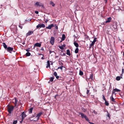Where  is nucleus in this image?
<instances>
[{"label": "nucleus", "instance_id": "1", "mask_svg": "<svg viewBox=\"0 0 124 124\" xmlns=\"http://www.w3.org/2000/svg\"><path fill=\"white\" fill-rule=\"evenodd\" d=\"M8 110V111L9 114H11L13 111L14 108V106H10L9 105L7 106Z\"/></svg>", "mask_w": 124, "mask_h": 124}, {"label": "nucleus", "instance_id": "2", "mask_svg": "<svg viewBox=\"0 0 124 124\" xmlns=\"http://www.w3.org/2000/svg\"><path fill=\"white\" fill-rule=\"evenodd\" d=\"M80 115H81L82 117V118H85L86 120L87 121H89V119L83 113L80 112L79 113Z\"/></svg>", "mask_w": 124, "mask_h": 124}, {"label": "nucleus", "instance_id": "3", "mask_svg": "<svg viewBox=\"0 0 124 124\" xmlns=\"http://www.w3.org/2000/svg\"><path fill=\"white\" fill-rule=\"evenodd\" d=\"M43 113L41 112L38 113L36 116V117L37 118V119L36 120H34V121H37L39 120V117Z\"/></svg>", "mask_w": 124, "mask_h": 124}, {"label": "nucleus", "instance_id": "4", "mask_svg": "<svg viewBox=\"0 0 124 124\" xmlns=\"http://www.w3.org/2000/svg\"><path fill=\"white\" fill-rule=\"evenodd\" d=\"M45 26V25L43 24H39L36 26V28L38 29L39 27L40 28H44Z\"/></svg>", "mask_w": 124, "mask_h": 124}, {"label": "nucleus", "instance_id": "5", "mask_svg": "<svg viewBox=\"0 0 124 124\" xmlns=\"http://www.w3.org/2000/svg\"><path fill=\"white\" fill-rule=\"evenodd\" d=\"M33 34V31H29L26 34V36L27 37V36H29L31 35L32 34Z\"/></svg>", "mask_w": 124, "mask_h": 124}, {"label": "nucleus", "instance_id": "6", "mask_svg": "<svg viewBox=\"0 0 124 124\" xmlns=\"http://www.w3.org/2000/svg\"><path fill=\"white\" fill-rule=\"evenodd\" d=\"M6 50L8 52H9L10 53H11V52L13 51V47H7Z\"/></svg>", "mask_w": 124, "mask_h": 124}, {"label": "nucleus", "instance_id": "7", "mask_svg": "<svg viewBox=\"0 0 124 124\" xmlns=\"http://www.w3.org/2000/svg\"><path fill=\"white\" fill-rule=\"evenodd\" d=\"M54 37H51L50 41V43L52 45L54 44Z\"/></svg>", "mask_w": 124, "mask_h": 124}, {"label": "nucleus", "instance_id": "8", "mask_svg": "<svg viewBox=\"0 0 124 124\" xmlns=\"http://www.w3.org/2000/svg\"><path fill=\"white\" fill-rule=\"evenodd\" d=\"M96 38H94L93 41H92V43L90 44V47L92 46H93L94 44L95 43L96 41Z\"/></svg>", "mask_w": 124, "mask_h": 124}, {"label": "nucleus", "instance_id": "9", "mask_svg": "<svg viewBox=\"0 0 124 124\" xmlns=\"http://www.w3.org/2000/svg\"><path fill=\"white\" fill-rule=\"evenodd\" d=\"M21 116L22 118V121H23V118L26 116V115L25 113L24 112H23L21 114Z\"/></svg>", "mask_w": 124, "mask_h": 124}, {"label": "nucleus", "instance_id": "10", "mask_svg": "<svg viewBox=\"0 0 124 124\" xmlns=\"http://www.w3.org/2000/svg\"><path fill=\"white\" fill-rule=\"evenodd\" d=\"M120 91V90L118 89L117 88H116L115 89H114L112 91V94H114L115 93V92H119Z\"/></svg>", "mask_w": 124, "mask_h": 124}, {"label": "nucleus", "instance_id": "11", "mask_svg": "<svg viewBox=\"0 0 124 124\" xmlns=\"http://www.w3.org/2000/svg\"><path fill=\"white\" fill-rule=\"evenodd\" d=\"M54 26V24H51L49 25L48 27H46V29H51Z\"/></svg>", "mask_w": 124, "mask_h": 124}, {"label": "nucleus", "instance_id": "12", "mask_svg": "<svg viewBox=\"0 0 124 124\" xmlns=\"http://www.w3.org/2000/svg\"><path fill=\"white\" fill-rule=\"evenodd\" d=\"M41 43H39L38 42L37 43L35 44L34 46V48L35 46H37L39 47H40L41 46Z\"/></svg>", "mask_w": 124, "mask_h": 124}, {"label": "nucleus", "instance_id": "13", "mask_svg": "<svg viewBox=\"0 0 124 124\" xmlns=\"http://www.w3.org/2000/svg\"><path fill=\"white\" fill-rule=\"evenodd\" d=\"M42 4L39 2H37L35 3V5H36L37 6H43V5H42Z\"/></svg>", "mask_w": 124, "mask_h": 124}, {"label": "nucleus", "instance_id": "14", "mask_svg": "<svg viewBox=\"0 0 124 124\" xmlns=\"http://www.w3.org/2000/svg\"><path fill=\"white\" fill-rule=\"evenodd\" d=\"M75 39H74V42L73 44L74 45V46L77 47L78 48L79 46V45L75 41Z\"/></svg>", "mask_w": 124, "mask_h": 124}, {"label": "nucleus", "instance_id": "15", "mask_svg": "<svg viewBox=\"0 0 124 124\" xmlns=\"http://www.w3.org/2000/svg\"><path fill=\"white\" fill-rule=\"evenodd\" d=\"M112 28H113V29L114 30H115L117 28V25L116 24H113L112 26Z\"/></svg>", "mask_w": 124, "mask_h": 124}, {"label": "nucleus", "instance_id": "16", "mask_svg": "<svg viewBox=\"0 0 124 124\" xmlns=\"http://www.w3.org/2000/svg\"><path fill=\"white\" fill-rule=\"evenodd\" d=\"M113 94H112L110 97V99L111 100L114 102H116L115 99L113 98Z\"/></svg>", "mask_w": 124, "mask_h": 124}, {"label": "nucleus", "instance_id": "17", "mask_svg": "<svg viewBox=\"0 0 124 124\" xmlns=\"http://www.w3.org/2000/svg\"><path fill=\"white\" fill-rule=\"evenodd\" d=\"M111 20V17H109L108 18L107 20L105 22V23H109L110 22Z\"/></svg>", "mask_w": 124, "mask_h": 124}, {"label": "nucleus", "instance_id": "18", "mask_svg": "<svg viewBox=\"0 0 124 124\" xmlns=\"http://www.w3.org/2000/svg\"><path fill=\"white\" fill-rule=\"evenodd\" d=\"M50 4L53 7H54L55 6V4H54L52 1H50Z\"/></svg>", "mask_w": 124, "mask_h": 124}, {"label": "nucleus", "instance_id": "19", "mask_svg": "<svg viewBox=\"0 0 124 124\" xmlns=\"http://www.w3.org/2000/svg\"><path fill=\"white\" fill-rule=\"evenodd\" d=\"M33 109V107H31V108L29 110V113H32V110Z\"/></svg>", "mask_w": 124, "mask_h": 124}, {"label": "nucleus", "instance_id": "20", "mask_svg": "<svg viewBox=\"0 0 124 124\" xmlns=\"http://www.w3.org/2000/svg\"><path fill=\"white\" fill-rule=\"evenodd\" d=\"M47 65L46 66V68H48L49 67H50V63L49 62V61H48L47 62Z\"/></svg>", "mask_w": 124, "mask_h": 124}, {"label": "nucleus", "instance_id": "21", "mask_svg": "<svg viewBox=\"0 0 124 124\" xmlns=\"http://www.w3.org/2000/svg\"><path fill=\"white\" fill-rule=\"evenodd\" d=\"M67 54L69 56L70 55V54L69 49H68L67 50Z\"/></svg>", "mask_w": 124, "mask_h": 124}, {"label": "nucleus", "instance_id": "22", "mask_svg": "<svg viewBox=\"0 0 124 124\" xmlns=\"http://www.w3.org/2000/svg\"><path fill=\"white\" fill-rule=\"evenodd\" d=\"M3 46L4 47V48L5 49H7V45H6V44L4 43H3Z\"/></svg>", "mask_w": 124, "mask_h": 124}, {"label": "nucleus", "instance_id": "23", "mask_svg": "<svg viewBox=\"0 0 124 124\" xmlns=\"http://www.w3.org/2000/svg\"><path fill=\"white\" fill-rule=\"evenodd\" d=\"M65 36L64 34H63L62 35V40H65Z\"/></svg>", "mask_w": 124, "mask_h": 124}, {"label": "nucleus", "instance_id": "24", "mask_svg": "<svg viewBox=\"0 0 124 124\" xmlns=\"http://www.w3.org/2000/svg\"><path fill=\"white\" fill-rule=\"evenodd\" d=\"M18 100H17V99L16 98H15V107L16 106V104Z\"/></svg>", "mask_w": 124, "mask_h": 124}, {"label": "nucleus", "instance_id": "25", "mask_svg": "<svg viewBox=\"0 0 124 124\" xmlns=\"http://www.w3.org/2000/svg\"><path fill=\"white\" fill-rule=\"evenodd\" d=\"M78 48H77L75 51V53L77 54L78 53Z\"/></svg>", "mask_w": 124, "mask_h": 124}, {"label": "nucleus", "instance_id": "26", "mask_svg": "<svg viewBox=\"0 0 124 124\" xmlns=\"http://www.w3.org/2000/svg\"><path fill=\"white\" fill-rule=\"evenodd\" d=\"M31 55V53L30 52H27L26 53V54H25V55L27 56H30Z\"/></svg>", "mask_w": 124, "mask_h": 124}, {"label": "nucleus", "instance_id": "27", "mask_svg": "<svg viewBox=\"0 0 124 124\" xmlns=\"http://www.w3.org/2000/svg\"><path fill=\"white\" fill-rule=\"evenodd\" d=\"M121 78L119 76H117L116 78V80L117 81H119L120 79Z\"/></svg>", "mask_w": 124, "mask_h": 124}, {"label": "nucleus", "instance_id": "28", "mask_svg": "<svg viewBox=\"0 0 124 124\" xmlns=\"http://www.w3.org/2000/svg\"><path fill=\"white\" fill-rule=\"evenodd\" d=\"M79 75L81 76H82L83 75V72L82 71H81L80 70Z\"/></svg>", "mask_w": 124, "mask_h": 124}, {"label": "nucleus", "instance_id": "29", "mask_svg": "<svg viewBox=\"0 0 124 124\" xmlns=\"http://www.w3.org/2000/svg\"><path fill=\"white\" fill-rule=\"evenodd\" d=\"M105 105L107 106H108L109 105V103L108 101H107L106 100V101H105Z\"/></svg>", "mask_w": 124, "mask_h": 124}, {"label": "nucleus", "instance_id": "30", "mask_svg": "<svg viewBox=\"0 0 124 124\" xmlns=\"http://www.w3.org/2000/svg\"><path fill=\"white\" fill-rule=\"evenodd\" d=\"M90 78H91L92 79H93V74H91L90 75Z\"/></svg>", "mask_w": 124, "mask_h": 124}, {"label": "nucleus", "instance_id": "31", "mask_svg": "<svg viewBox=\"0 0 124 124\" xmlns=\"http://www.w3.org/2000/svg\"><path fill=\"white\" fill-rule=\"evenodd\" d=\"M54 78L53 77H51L50 79V81L51 82H52Z\"/></svg>", "mask_w": 124, "mask_h": 124}, {"label": "nucleus", "instance_id": "32", "mask_svg": "<svg viewBox=\"0 0 124 124\" xmlns=\"http://www.w3.org/2000/svg\"><path fill=\"white\" fill-rule=\"evenodd\" d=\"M17 122V121L16 120H14L13 123V124H16Z\"/></svg>", "mask_w": 124, "mask_h": 124}, {"label": "nucleus", "instance_id": "33", "mask_svg": "<svg viewBox=\"0 0 124 124\" xmlns=\"http://www.w3.org/2000/svg\"><path fill=\"white\" fill-rule=\"evenodd\" d=\"M107 116L109 118H110V114L109 113H108V111L107 110Z\"/></svg>", "mask_w": 124, "mask_h": 124}, {"label": "nucleus", "instance_id": "34", "mask_svg": "<svg viewBox=\"0 0 124 124\" xmlns=\"http://www.w3.org/2000/svg\"><path fill=\"white\" fill-rule=\"evenodd\" d=\"M63 67H64V66H61L58 67V68H57V69H60L61 70H62V68Z\"/></svg>", "mask_w": 124, "mask_h": 124}, {"label": "nucleus", "instance_id": "35", "mask_svg": "<svg viewBox=\"0 0 124 124\" xmlns=\"http://www.w3.org/2000/svg\"><path fill=\"white\" fill-rule=\"evenodd\" d=\"M59 47L61 50H63L64 49L63 47L62 46H59Z\"/></svg>", "mask_w": 124, "mask_h": 124}, {"label": "nucleus", "instance_id": "36", "mask_svg": "<svg viewBox=\"0 0 124 124\" xmlns=\"http://www.w3.org/2000/svg\"><path fill=\"white\" fill-rule=\"evenodd\" d=\"M30 48H28L27 49H26L25 50L26 51L28 52L30 51Z\"/></svg>", "mask_w": 124, "mask_h": 124}, {"label": "nucleus", "instance_id": "37", "mask_svg": "<svg viewBox=\"0 0 124 124\" xmlns=\"http://www.w3.org/2000/svg\"><path fill=\"white\" fill-rule=\"evenodd\" d=\"M102 96H103V99L105 101H106V98L104 96V95H102Z\"/></svg>", "mask_w": 124, "mask_h": 124}, {"label": "nucleus", "instance_id": "38", "mask_svg": "<svg viewBox=\"0 0 124 124\" xmlns=\"http://www.w3.org/2000/svg\"><path fill=\"white\" fill-rule=\"evenodd\" d=\"M59 96L57 94L56 95H55L54 96V98L56 100L57 99L56 98L58 96Z\"/></svg>", "mask_w": 124, "mask_h": 124}, {"label": "nucleus", "instance_id": "39", "mask_svg": "<svg viewBox=\"0 0 124 124\" xmlns=\"http://www.w3.org/2000/svg\"><path fill=\"white\" fill-rule=\"evenodd\" d=\"M54 74L55 76H57V74L56 72H54Z\"/></svg>", "mask_w": 124, "mask_h": 124}, {"label": "nucleus", "instance_id": "40", "mask_svg": "<svg viewBox=\"0 0 124 124\" xmlns=\"http://www.w3.org/2000/svg\"><path fill=\"white\" fill-rule=\"evenodd\" d=\"M89 90H88V89H87V92H86V94H88V93H89Z\"/></svg>", "mask_w": 124, "mask_h": 124}, {"label": "nucleus", "instance_id": "41", "mask_svg": "<svg viewBox=\"0 0 124 124\" xmlns=\"http://www.w3.org/2000/svg\"><path fill=\"white\" fill-rule=\"evenodd\" d=\"M54 26H55V29H58V27L56 25V24H55L54 25Z\"/></svg>", "mask_w": 124, "mask_h": 124}, {"label": "nucleus", "instance_id": "42", "mask_svg": "<svg viewBox=\"0 0 124 124\" xmlns=\"http://www.w3.org/2000/svg\"><path fill=\"white\" fill-rule=\"evenodd\" d=\"M69 73H71V74H70V75H72V71H69Z\"/></svg>", "mask_w": 124, "mask_h": 124}, {"label": "nucleus", "instance_id": "43", "mask_svg": "<svg viewBox=\"0 0 124 124\" xmlns=\"http://www.w3.org/2000/svg\"><path fill=\"white\" fill-rule=\"evenodd\" d=\"M88 122L89 123H90V124H95L93 123H92V122H89V121H88Z\"/></svg>", "mask_w": 124, "mask_h": 124}, {"label": "nucleus", "instance_id": "44", "mask_svg": "<svg viewBox=\"0 0 124 124\" xmlns=\"http://www.w3.org/2000/svg\"><path fill=\"white\" fill-rule=\"evenodd\" d=\"M35 13L36 14H38L39 13V12L38 11H35Z\"/></svg>", "mask_w": 124, "mask_h": 124}, {"label": "nucleus", "instance_id": "45", "mask_svg": "<svg viewBox=\"0 0 124 124\" xmlns=\"http://www.w3.org/2000/svg\"><path fill=\"white\" fill-rule=\"evenodd\" d=\"M55 77H56V78L57 79H58L59 78V77L58 76H57H57H55Z\"/></svg>", "mask_w": 124, "mask_h": 124}, {"label": "nucleus", "instance_id": "46", "mask_svg": "<svg viewBox=\"0 0 124 124\" xmlns=\"http://www.w3.org/2000/svg\"><path fill=\"white\" fill-rule=\"evenodd\" d=\"M124 70L123 68H122V73L123 74L124 72Z\"/></svg>", "mask_w": 124, "mask_h": 124}, {"label": "nucleus", "instance_id": "47", "mask_svg": "<svg viewBox=\"0 0 124 124\" xmlns=\"http://www.w3.org/2000/svg\"><path fill=\"white\" fill-rule=\"evenodd\" d=\"M19 27L21 28V29H22V28H23V26L20 25L19 26Z\"/></svg>", "mask_w": 124, "mask_h": 124}, {"label": "nucleus", "instance_id": "48", "mask_svg": "<svg viewBox=\"0 0 124 124\" xmlns=\"http://www.w3.org/2000/svg\"><path fill=\"white\" fill-rule=\"evenodd\" d=\"M66 46V45L65 44H63L62 45V46H63V47H65Z\"/></svg>", "mask_w": 124, "mask_h": 124}, {"label": "nucleus", "instance_id": "49", "mask_svg": "<svg viewBox=\"0 0 124 124\" xmlns=\"http://www.w3.org/2000/svg\"><path fill=\"white\" fill-rule=\"evenodd\" d=\"M41 50H42V51H43L44 50V48H43V47H42L41 48V49H40Z\"/></svg>", "mask_w": 124, "mask_h": 124}, {"label": "nucleus", "instance_id": "50", "mask_svg": "<svg viewBox=\"0 0 124 124\" xmlns=\"http://www.w3.org/2000/svg\"><path fill=\"white\" fill-rule=\"evenodd\" d=\"M66 55V54L65 53H63L62 55L63 56H65Z\"/></svg>", "mask_w": 124, "mask_h": 124}, {"label": "nucleus", "instance_id": "51", "mask_svg": "<svg viewBox=\"0 0 124 124\" xmlns=\"http://www.w3.org/2000/svg\"><path fill=\"white\" fill-rule=\"evenodd\" d=\"M48 21V19H46V21H45V22L46 23H47V22Z\"/></svg>", "mask_w": 124, "mask_h": 124}, {"label": "nucleus", "instance_id": "52", "mask_svg": "<svg viewBox=\"0 0 124 124\" xmlns=\"http://www.w3.org/2000/svg\"><path fill=\"white\" fill-rule=\"evenodd\" d=\"M52 52H52V51H49V53H50V54H51V53H52Z\"/></svg>", "mask_w": 124, "mask_h": 124}, {"label": "nucleus", "instance_id": "53", "mask_svg": "<svg viewBox=\"0 0 124 124\" xmlns=\"http://www.w3.org/2000/svg\"><path fill=\"white\" fill-rule=\"evenodd\" d=\"M108 0H104V1H105V3H106Z\"/></svg>", "mask_w": 124, "mask_h": 124}, {"label": "nucleus", "instance_id": "54", "mask_svg": "<svg viewBox=\"0 0 124 124\" xmlns=\"http://www.w3.org/2000/svg\"><path fill=\"white\" fill-rule=\"evenodd\" d=\"M73 37H75V38L74 39H75V38H76V36H75V35H74L73 36Z\"/></svg>", "mask_w": 124, "mask_h": 124}, {"label": "nucleus", "instance_id": "55", "mask_svg": "<svg viewBox=\"0 0 124 124\" xmlns=\"http://www.w3.org/2000/svg\"><path fill=\"white\" fill-rule=\"evenodd\" d=\"M41 59H42L43 60L44 59V58L43 57H42L41 58Z\"/></svg>", "mask_w": 124, "mask_h": 124}, {"label": "nucleus", "instance_id": "56", "mask_svg": "<svg viewBox=\"0 0 124 124\" xmlns=\"http://www.w3.org/2000/svg\"><path fill=\"white\" fill-rule=\"evenodd\" d=\"M22 44H23V45H24V44H25V43L24 42H23V43H22Z\"/></svg>", "mask_w": 124, "mask_h": 124}, {"label": "nucleus", "instance_id": "57", "mask_svg": "<svg viewBox=\"0 0 124 124\" xmlns=\"http://www.w3.org/2000/svg\"><path fill=\"white\" fill-rule=\"evenodd\" d=\"M1 7H3V5H1Z\"/></svg>", "mask_w": 124, "mask_h": 124}, {"label": "nucleus", "instance_id": "58", "mask_svg": "<svg viewBox=\"0 0 124 124\" xmlns=\"http://www.w3.org/2000/svg\"><path fill=\"white\" fill-rule=\"evenodd\" d=\"M84 111H85V109H84Z\"/></svg>", "mask_w": 124, "mask_h": 124}, {"label": "nucleus", "instance_id": "59", "mask_svg": "<svg viewBox=\"0 0 124 124\" xmlns=\"http://www.w3.org/2000/svg\"><path fill=\"white\" fill-rule=\"evenodd\" d=\"M84 111H85V109H84Z\"/></svg>", "mask_w": 124, "mask_h": 124}, {"label": "nucleus", "instance_id": "60", "mask_svg": "<svg viewBox=\"0 0 124 124\" xmlns=\"http://www.w3.org/2000/svg\"><path fill=\"white\" fill-rule=\"evenodd\" d=\"M22 120H21V121H20V122L21 123L22 122Z\"/></svg>", "mask_w": 124, "mask_h": 124}, {"label": "nucleus", "instance_id": "61", "mask_svg": "<svg viewBox=\"0 0 124 124\" xmlns=\"http://www.w3.org/2000/svg\"><path fill=\"white\" fill-rule=\"evenodd\" d=\"M34 117V115H33V116L32 117Z\"/></svg>", "mask_w": 124, "mask_h": 124}, {"label": "nucleus", "instance_id": "62", "mask_svg": "<svg viewBox=\"0 0 124 124\" xmlns=\"http://www.w3.org/2000/svg\"><path fill=\"white\" fill-rule=\"evenodd\" d=\"M13 52H15V51H14L13 50Z\"/></svg>", "mask_w": 124, "mask_h": 124}, {"label": "nucleus", "instance_id": "63", "mask_svg": "<svg viewBox=\"0 0 124 124\" xmlns=\"http://www.w3.org/2000/svg\"><path fill=\"white\" fill-rule=\"evenodd\" d=\"M61 64H63V63H61Z\"/></svg>", "mask_w": 124, "mask_h": 124}, {"label": "nucleus", "instance_id": "64", "mask_svg": "<svg viewBox=\"0 0 124 124\" xmlns=\"http://www.w3.org/2000/svg\"><path fill=\"white\" fill-rule=\"evenodd\" d=\"M123 64L124 65V62L123 63Z\"/></svg>", "mask_w": 124, "mask_h": 124}]
</instances>
